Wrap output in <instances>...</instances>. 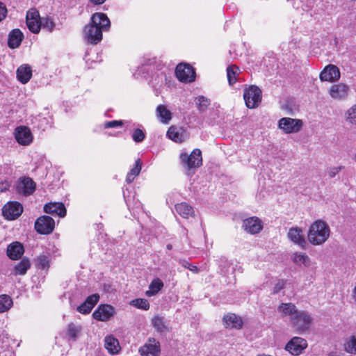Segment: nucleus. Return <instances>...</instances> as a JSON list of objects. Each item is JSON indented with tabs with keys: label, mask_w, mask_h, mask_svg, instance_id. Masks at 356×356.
I'll list each match as a JSON object with an SVG mask.
<instances>
[{
	"label": "nucleus",
	"mask_w": 356,
	"mask_h": 356,
	"mask_svg": "<svg viewBox=\"0 0 356 356\" xmlns=\"http://www.w3.org/2000/svg\"><path fill=\"white\" fill-rule=\"evenodd\" d=\"M129 304L133 307L143 310H148L149 309V303L148 300L144 298H136L132 300Z\"/></svg>",
	"instance_id": "nucleus-37"
},
{
	"label": "nucleus",
	"mask_w": 356,
	"mask_h": 356,
	"mask_svg": "<svg viewBox=\"0 0 356 356\" xmlns=\"http://www.w3.org/2000/svg\"><path fill=\"white\" fill-rule=\"evenodd\" d=\"M353 298L356 302V286H355L353 291Z\"/></svg>",
	"instance_id": "nucleus-58"
},
{
	"label": "nucleus",
	"mask_w": 356,
	"mask_h": 356,
	"mask_svg": "<svg viewBox=\"0 0 356 356\" xmlns=\"http://www.w3.org/2000/svg\"><path fill=\"white\" fill-rule=\"evenodd\" d=\"M82 326L81 325L70 323L67 327V334L69 340L76 341L82 332Z\"/></svg>",
	"instance_id": "nucleus-28"
},
{
	"label": "nucleus",
	"mask_w": 356,
	"mask_h": 356,
	"mask_svg": "<svg viewBox=\"0 0 356 356\" xmlns=\"http://www.w3.org/2000/svg\"><path fill=\"white\" fill-rule=\"evenodd\" d=\"M156 115L161 122L168 124L171 120V112L164 105H159L156 108Z\"/></svg>",
	"instance_id": "nucleus-30"
},
{
	"label": "nucleus",
	"mask_w": 356,
	"mask_h": 356,
	"mask_svg": "<svg viewBox=\"0 0 356 356\" xmlns=\"http://www.w3.org/2000/svg\"><path fill=\"white\" fill-rule=\"evenodd\" d=\"M41 27L49 32H52L55 27V23L53 19L49 17H41L40 28Z\"/></svg>",
	"instance_id": "nucleus-38"
},
{
	"label": "nucleus",
	"mask_w": 356,
	"mask_h": 356,
	"mask_svg": "<svg viewBox=\"0 0 356 356\" xmlns=\"http://www.w3.org/2000/svg\"><path fill=\"white\" fill-rule=\"evenodd\" d=\"M23 212V207L18 202H9L2 208L3 217L9 220L17 219Z\"/></svg>",
	"instance_id": "nucleus-12"
},
{
	"label": "nucleus",
	"mask_w": 356,
	"mask_h": 356,
	"mask_svg": "<svg viewBox=\"0 0 356 356\" xmlns=\"http://www.w3.org/2000/svg\"><path fill=\"white\" fill-rule=\"evenodd\" d=\"M24 38L22 32L19 29H13L8 35V45L11 49L18 47Z\"/></svg>",
	"instance_id": "nucleus-22"
},
{
	"label": "nucleus",
	"mask_w": 356,
	"mask_h": 356,
	"mask_svg": "<svg viewBox=\"0 0 356 356\" xmlns=\"http://www.w3.org/2000/svg\"><path fill=\"white\" fill-rule=\"evenodd\" d=\"M99 300V295L98 293H94L86 299V302L87 304H88L90 306H91L92 308L95 306V305L97 303V302Z\"/></svg>",
	"instance_id": "nucleus-46"
},
{
	"label": "nucleus",
	"mask_w": 356,
	"mask_h": 356,
	"mask_svg": "<svg viewBox=\"0 0 356 356\" xmlns=\"http://www.w3.org/2000/svg\"><path fill=\"white\" fill-rule=\"evenodd\" d=\"M135 177H136L135 176L128 173L127 175V177H126V181L128 184H130L134 180Z\"/></svg>",
	"instance_id": "nucleus-55"
},
{
	"label": "nucleus",
	"mask_w": 356,
	"mask_h": 356,
	"mask_svg": "<svg viewBox=\"0 0 356 356\" xmlns=\"http://www.w3.org/2000/svg\"><path fill=\"white\" fill-rule=\"evenodd\" d=\"M26 26L30 31L33 33H38L40 31V19L35 20H26Z\"/></svg>",
	"instance_id": "nucleus-41"
},
{
	"label": "nucleus",
	"mask_w": 356,
	"mask_h": 356,
	"mask_svg": "<svg viewBox=\"0 0 356 356\" xmlns=\"http://www.w3.org/2000/svg\"><path fill=\"white\" fill-rule=\"evenodd\" d=\"M327 356H338V355H337L334 353H330Z\"/></svg>",
	"instance_id": "nucleus-60"
},
{
	"label": "nucleus",
	"mask_w": 356,
	"mask_h": 356,
	"mask_svg": "<svg viewBox=\"0 0 356 356\" xmlns=\"http://www.w3.org/2000/svg\"><path fill=\"white\" fill-rule=\"evenodd\" d=\"M31 268V262L28 258H23L14 267L13 274L14 275H24Z\"/></svg>",
	"instance_id": "nucleus-27"
},
{
	"label": "nucleus",
	"mask_w": 356,
	"mask_h": 356,
	"mask_svg": "<svg viewBox=\"0 0 356 356\" xmlns=\"http://www.w3.org/2000/svg\"><path fill=\"white\" fill-rule=\"evenodd\" d=\"M262 92L259 87L251 86L244 89L243 99L245 105L249 108H255L258 107L261 102Z\"/></svg>",
	"instance_id": "nucleus-5"
},
{
	"label": "nucleus",
	"mask_w": 356,
	"mask_h": 356,
	"mask_svg": "<svg viewBox=\"0 0 356 356\" xmlns=\"http://www.w3.org/2000/svg\"><path fill=\"white\" fill-rule=\"evenodd\" d=\"M90 1L95 5H101L104 3L106 0H90Z\"/></svg>",
	"instance_id": "nucleus-56"
},
{
	"label": "nucleus",
	"mask_w": 356,
	"mask_h": 356,
	"mask_svg": "<svg viewBox=\"0 0 356 356\" xmlns=\"http://www.w3.org/2000/svg\"><path fill=\"white\" fill-rule=\"evenodd\" d=\"M7 8L3 3L0 1V22L3 20L7 15Z\"/></svg>",
	"instance_id": "nucleus-51"
},
{
	"label": "nucleus",
	"mask_w": 356,
	"mask_h": 356,
	"mask_svg": "<svg viewBox=\"0 0 356 356\" xmlns=\"http://www.w3.org/2000/svg\"><path fill=\"white\" fill-rule=\"evenodd\" d=\"M10 186V184L8 181L4 180L3 181H1L0 182V192L1 193L6 192V191H8L9 189Z\"/></svg>",
	"instance_id": "nucleus-53"
},
{
	"label": "nucleus",
	"mask_w": 356,
	"mask_h": 356,
	"mask_svg": "<svg viewBox=\"0 0 356 356\" xmlns=\"http://www.w3.org/2000/svg\"><path fill=\"white\" fill-rule=\"evenodd\" d=\"M17 78L22 83H26L32 76V70L29 65H22L17 70Z\"/></svg>",
	"instance_id": "nucleus-23"
},
{
	"label": "nucleus",
	"mask_w": 356,
	"mask_h": 356,
	"mask_svg": "<svg viewBox=\"0 0 356 356\" xmlns=\"http://www.w3.org/2000/svg\"><path fill=\"white\" fill-rule=\"evenodd\" d=\"M257 356H272V355H266V354H260V355H257Z\"/></svg>",
	"instance_id": "nucleus-61"
},
{
	"label": "nucleus",
	"mask_w": 356,
	"mask_h": 356,
	"mask_svg": "<svg viewBox=\"0 0 356 356\" xmlns=\"http://www.w3.org/2000/svg\"><path fill=\"white\" fill-rule=\"evenodd\" d=\"M104 347L112 355L118 353L120 350L118 340L111 335L105 337Z\"/></svg>",
	"instance_id": "nucleus-26"
},
{
	"label": "nucleus",
	"mask_w": 356,
	"mask_h": 356,
	"mask_svg": "<svg viewBox=\"0 0 356 356\" xmlns=\"http://www.w3.org/2000/svg\"><path fill=\"white\" fill-rule=\"evenodd\" d=\"M124 124V122L122 120H113V121H108L104 123V128L105 129H110V128H114L117 127H121Z\"/></svg>",
	"instance_id": "nucleus-49"
},
{
	"label": "nucleus",
	"mask_w": 356,
	"mask_h": 356,
	"mask_svg": "<svg viewBox=\"0 0 356 356\" xmlns=\"http://www.w3.org/2000/svg\"><path fill=\"white\" fill-rule=\"evenodd\" d=\"M142 164L140 159H138L135 162L134 167L132 168L129 172V174L136 177L139 175L140 170H141Z\"/></svg>",
	"instance_id": "nucleus-48"
},
{
	"label": "nucleus",
	"mask_w": 356,
	"mask_h": 356,
	"mask_svg": "<svg viewBox=\"0 0 356 356\" xmlns=\"http://www.w3.org/2000/svg\"><path fill=\"white\" fill-rule=\"evenodd\" d=\"M24 252V246L21 243L18 241H15L9 244L6 250L8 257L13 260L20 259Z\"/></svg>",
	"instance_id": "nucleus-19"
},
{
	"label": "nucleus",
	"mask_w": 356,
	"mask_h": 356,
	"mask_svg": "<svg viewBox=\"0 0 356 356\" xmlns=\"http://www.w3.org/2000/svg\"><path fill=\"white\" fill-rule=\"evenodd\" d=\"M50 127L49 120L46 118H35L33 121V129L44 131Z\"/></svg>",
	"instance_id": "nucleus-35"
},
{
	"label": "nucleus",
	"mask_w": 356,
	"mask_h": 356,
	"mask_svg": "<svg viewBox=\"0 0 356 356\" xmlns=\"http://www.w3.org/2000/svg\"><path fill=\"white\" fill-rule=\"evenodd\" d=\"M92 307L86 303V301L77 307V311L83 314H88L90 313Z\"/></svg>",
	"instance_id": "nucleus-47"
},
{
	"label": "nucleus",
	"mask_w": 356,
	"mask_h": 356,
	"mask_svg": "<svg viewBox=\"0 0 356 356\" xmlns=\"http://www.w3.org/2000/svg\"><path fill=\"white\" fill-rule=\"evenodd\" d=\"M179 158L181 165L188 170L197 168L202 163V152L199 149H193L190 154L181 152Z\"/></svg>",
	"instance_id": "nucleus-3"
},
{
	"label": "nucleus",
	"mask_w": 356,
	"mask_h": 356,
	"mask_svg": "<svg viewBox=\"0 0 356 356\" xmlns=\"http://www.w3.org/2000/svg\"><path fill=\"white\" fill-rule=\"evenodd\" d=\"M243 228L252 234L259 233L263 228L262 222L257 217H251L243 221Z\"/></svg>",
	"instance_id": "nucleus-17"
},
{
	"label": "nucleus",
	"mask_w": 356,
	"mask_h": 356,
	"mask_svg": "<svg viewBox=\"0 0 356 356\" xmlns=\"http://www.w3.org/2000/svg\"><path fill=\"white\" fill-rule=\"evenodd\" d=\"M145 138V132L140 129H136L132 134V139L136 143H141Z\"/></svg>",
	"instance_id": "nucleus-44"
},
{
	"label": "nucleus",
	"mask_w": 356,
	"mask_h": 356,
	"mask_svg": "<svg viewBox=\"0 0 356 356\" xmlns=\"http://www.w3.org/2000/svg\"><path fill=\"white\" fill-rule=\"evenodd\" d=\"M13 305V300L8 295L0 296V313L8 311Z\"/></svg>",
	"instance_id": "nucleus-34"
},
{
	"label": "nucleus",
	"mask_w": 356,
	"mask_h": 356,
	"mask_svg": "<svg viewBox=\"0 0 356 356\" xmlns=\"http://www.w3.org/2000/svg\"><path fill=\"white\" fill-rule=\"evenodd\" d=\"M35 19H41L39 12L35 8H31L26 13V20H35Z\"/></svg>",
	"instance_id": "nucleus-45"
},
{
	"label": "nucleus",
	"mask_w": 356,
	"mask_h": 356,
	"mask_svg": "<svg viewBox=\"0 0 356 356\" xmlns=\"http://www.w3.org/2000/svg\"><path fill=\"white\" fill-rule=\"evenodd\" d=\"M348 92V87L342 83L334 84L330 89V95L331 97L336 99H342L347 97Z\"/></svg>",
	"instance_id": "nucleus-21"
},
{
	"label": "nucleus",
	"mask_w": 356,
	"mask_h": 356,
	"mask_svg": "<svg viewBox=\"0 0 356 356\" xmlns=\"http://www.w3.org/2000/svg\"><path fill=\"white\" fill-rule=\"evenodd\" d=\"M293 261L296 265H304L305 266H309L311 260L305 253L295 252L292 257Z\"/></svg>",
	"instance_id": "nucleus-32"
},
{
	"label": "nucleus",
	"mask_w": 356,
	"mask_h": 356,
	"mask_svg": "<svg viewBox=\"0 0 356 356\" xmlns=\"http://www.w3.org/2000/svg\"><path fill=\"white\" fill-rule=\"evenodd\" d=\"M302 126V121L300 119L282 118L278 122V128L285 134L298 133Z\"/></svg>",
	"instance_id": "nucleus-6"
},
{
	"label": "nucleus",
	"mask_w": 356,
	"mask_h": 356,
	"mask_svg": "<svg viewBox=\"0 0 356 356\" xmlns=\"http://www.w3.org/2000/svg\"><path fill=\"white\" fill-rule=\"evenodd\" d=\"M16 140L22 145H29L33 140L31 130L26 127H17L15 132Z\"/></svg>",
	"instance_id": "nucleus-16"
},
{
	"label": "nucleus",
	"mask_w": 356,
	"mask_h": 356,
	"mask_svg": "<svg viewBox=\"0 0 356 356\" xmlns=\"http://www.w3.org/2000/svg\"><path fill=\"white\" fill-rule=\"evenodd\" d=\"M163 287V282L159 279H154L149 284V290L145 292L148 297L155 296Z\"/></svg>",
	"instance_id": "nucleus-31"
},
{
	"label": "nucleus",
	"mask_w": 356,
	"mask_h": 356,
	"mask_svg": "<svg viewBox=\"0 0 356 356\" xmlns=\"http://www.w3.org/2000/svg\"><path fill=\"white\" fill-rule=\"evenodd\" d=\"M166 248L168 250H170L172 248V245L171 244H168Z\"/></svg>",
	"instance_id": "nucleus-59"
},
{
	"label": "nucleus",
	"mask_w": 356,
	"mask_h": 356,
	"mask_svg": "<svg viewBox=\"0 0 356 356\" xmlns=\"http://www.w3.org/2000/svg\"><path fill=\"white\" fill-rule=\"evenodd\" d=\"M239 68L235 65L228 66L227 68V76L229 84L232 86L237 80L236 75L238 74Z\"/></svg>",
	"instance_id": "nucleus-33"
},
{
	"label": "nucleus",
	"mask_w": 356,
	"mask_h": 356,
	"mask_svg": "<svg viewBox=\"0 0 356 356\" xmlns=\"http://www.w3.org/2000/svg\"><path fill=\"white\" fill-rule=\"evenodd\" d=\"M138 352L141 356H159L160 343L154 338H149L145 344L140 347Z\"/></svg>",
	"instance_id": "nucleus-11"
},
{
	"label": "nucleus",
	"mask_w": 356,
	"mask_h": 356,
	"mask_svg": "<svg viewBox=\"0 0 356 356\" xmlns=\"http://www.w3.org/2000/svg\"><path fill=\"white\" fill-rule=\"evenodd\" d=\"M346 120L352 125L356 126V104L350 107L346 112Z\"/></svg>",
	"instance_id": "nucleus-43"
},
{
	"label": "nucleus",
	"mask_w": 356,
	"mask_h": 356,
	"mask_svg": "<svg viewBox=\"0 0 356 356\" xmlns=\"http://www.w3.org/2000/svg\"><path fill=\"white\" fill-rule=\"evenodd\" d=\"M224 325L226 328L240 330L243 327L242 318L233 313H229L222 318Z\"/></svg>",
	"instance_id": "nucleus-18"
},
{
	"label": "nucleus",
	"mask_w": 356,
	"mask_h": 356,
	"mask_svg": "<svg viewBox=\"0 0 356 356\" xmlns=\"http://www.w3.org/2000/svg\"><path fill=\"white\" fill-rule=\"evenodd\" d=\"M340 79V71L338 67L330 64L326 66L320 74V79L322 81L334 82Z\"/></svg>",
	"instance_id": "nucleus-13"
},
{
	"label": "nucleus",
	"mask_w": 356,
	"mask_h": 356,
	"mask_svg": "<svg viewBox=\"0 0 356 356\" xmlns=\"http://www.w3.org/2000/svg\"><path fill=\"white\" fill-rule=\"evenodd\" d=\"M176 212L184 218H188L194 215L193 208L186 202H181L175 204Z\"/></svg>",
	"instance_id": "nucleus-25"
},
{
	"label": "nucleus",
	"mask_w": 356,
	"mask_h": 356,
	"mask_svg": "<svg viewBox=\"0 0 356 356\" xmlns=\"http://www.w3.org/2000/svg\"><path fill=\"white\" fill-rule=\"evenodd\" d=\"M341 170V167H333L327 169V173L330 178L334 177Z\"/></svg>",
	"instance_id": "nucleus-50"
},
{
	"label": "nucleus",
	"mask_w": 356,
	"mask_h": 356,
	"mask_svg": "<svg viewBox=\"0 0 356 356\" xmlns=\"http://www.w3.org/2000/svg\"><path fill=\"white\" fill-rule=\"evenodd\" d=\"M167 136L170 139L177 143H182L185 140V136L181 129L174 126L168 129Z\"/></svg>",
	"instance_id": "nucleus-29"
},
{
	"label": "nucleus",
	"mask_w": 356,
	"mask_h": 356,
	"mask_svg": "<svg viewBox=\"0 0 356 356\" xmlns=\"http://www.w3.org/2000/svg\"><path fill=\"white\" fill-rule=\"evenodd\" d=\"M44 211L47 213L64 217L66 215V209L63 203L50 202L44 206Z\"/></svg>",
	"instance_id": "nucleus-20"
},
{
	"label": "nucleus",
	"mask_w": 356,
	"mask_h": 356,
	"mask_svg": "<svg viewBox=\"0 0 356 356\" xmlns=\"http://www.w3.org/2000/svg\"><path fill=\"white\" fill-rule=\"evenodd\" d=\"M111 22L106 14L96 13L90 19V22L83 30L84 38L88 43L97 44L102 40V31H107Z\"/></svg>",
	"instance_id": "nucleus-1"
},
{
	"label": "nucleus",
	"mask_w": 356,
	"mask_h": 356,
	"mask_svg": "<svg viewBox=\"0 0 356 356\" xmlns=\"http://www.w3.org/2000/svg\"><path fill=\"white\" fill-rule=\"evenodd\" d=\"M188 269H189L191 271H192L193 273H197V271H198L197 266H193L192 264H191V266Z\"/></svg>",
	"instance_id": "nucleus-57"
},
{
	"label": "nucleus",
	"mask_w": 356,
	"mask_h": 356,
	"mask_svg": "<svg viewBox=\"0 0 356 356\" xmlns=\"http://www.w3.org/2000/svg\"><path fill=\"white\" fill-rule=\"evenodd\" d=\"M284 282L283 280H280L277 284H275L273 288V293H278L284 288Z\"/></svg>",
	"instance_id": "nucleus-52"
},
{
	"label": "nucleus",
	"mask_w": 356,
	"mask_h": 356,
	"mask_svg": "<svg viewBox=\"0 0 356 356\" xmlns=\"http://www.w3.org/2000/svg\"><path fill=\"white\" fill-rule=\"evenodd\" d=\"M313 318L305 311H299L291 321L292 327L298 334L307 331L312 323Z\"/></svg>",
	"instance_id": "nucleus-4"
},
{
	"label": "nucleus",
	"mask_w": 356,
	"mask_h": 356,
	"mask_svg": "<svg viewBox=\"0 0 356 356\" xmlns=\"http://www.w3.org/2000/svg\"><path fill=\"white\" fill-rule=\"evenodd\" d=\"M35 183L28 177H20L16 183V192L24 196H29L35 191Z\"/></svg>",
	"instance_id": "nucleus-9"
},
{
	"label": "nucleus",
	"mask_w": 356,
	"mask_h": 356,
	"mask_svg": "<svg viewBox=\"0 0 356 356\" xmlns=\"http://www.w3.org/2000/svg\"><path fill=\"white\" fill-rule=\"evenodd\" d=\"M115 313V309L110 305H101L92 314L95 319L99 321L108 320Z\"/></svg>",
	"instance_id": "nucleus-14"
},
{
	"label": "nucleus",
	"mask_w": 356,
	"mask_h": 356,
	"mask_svg": "<svg viewBox=\"0 0 356 356\" xmlns=\"http://www.w3.org/2000/svg\"><path fill=\"white\" fill-rule=\"evenodd\" d=\"M330 233V229L326 222L321 220H316L309 227L308 241L314 245H321L327 240Z\"/></svg>",
	"instance_id": "nucleus-2"
},
{
	"label": "nucleus",
	"mask_w": 356,
	"mask_h": 356,
	"mask_svg": "<svg viewBox=\"0 0 356 356\" xmlns=\"http://www.w3.org/2000/svg\"><path fill=\"white\" fill-rule=\"evenodd\" d=\"M152 323L153 327L159 332H162L166 328L164 318L162 316H155L152 320Z\"/></svg>",
	"instance_id": "nucleus-39"
},
{
	"label": "nucleus",
	"mask_w": 356,
	"mask_h": 356,
	"mask_svg": "<svg viewBox=\"0 0 356 356\" xmlns=\"http://www.w3.org/2000/svg\"><path fill=\"white\" fill-rule=\"evenodd\" d=\"M307 347V342L305 339L299 337H293L286 343L284 349L291 355L298 356L302 354Z\"/></svg>",
	"instance_id": "nucleus-7"
},
{
	"label": "nucleus",
	"mask_w": 356,
	"mask_h": 356,
	"mask_svg": "<svg viewBox=\"0 0 356 356\" xmlns=\"http://www.w3.org/2000/svg\"><path fill=\"white\" fill-rule=\"evenodd\" d=\"M179 264L184 268H188L191 266V264L185 259H180Z\"/></svg>",
	"instance_id": "nucleus-54"
},
{
	"label": "nucleus",
	"mask_w": 356,
	"mask_h": 356,
	"mask_svg": "<svg viewBox=\"0 0 356 356\" xmlns=\"http://www.w3.org/2000/svg\"><path fill=\"white\" fill-rule=\"evenodd\" d=\"M177 78L182 82L191 83L195 81V72L188 64H179L175 69Z\"/></svg>",
	"instance_id": "nucleus-8"
},
{
	"label": "nucleus",
	"mask_w": 356,
	"mask_h": 356,
	"mask_svg": "<svg viewBox=\"0 0 356 356\" xmlns=\"http://www.w3.org/2000/svg\"><path fill=\"white\" fill-rule=\"evenodd\" d=\"M344 349L347 353L356 354V334L351 336L344 343Z\"/></svg>",
	"instance_id": "nucleus-40"
},
{
	"label": "nucleus",
	"mask_w": 356,
	"mask_h": 356,
	"mask_svg": "<svg viewBox=\"0 0 356 356\" xmlns=\"http://www.w3.org/2000/svg\"><path fill=\"white\" fill-rule=\"evenodd\" d=\"M197 107L200 113L204 112L210 105V99L204 96H199L195 99Z\"/></svg>",
	"instance_id": "nucleus-36"
},
{
	"label": "nucleus",
	"mask_w": 356,
	"mask_h": 356,
	"mask_svg": "<svg viewBox=\"0 0 356 356\" xmlns=\"http://www.w3.org/2000/svg\"><path fill=\"white\" fill-rule=\"evenodd\" d=\"M49 257L42 254L37 257L36 261L38 267L40 269H45L49 267Z\"/></svg>",
	"instance_id": "nucleus-42"
},
{
	"label": "nucleus",
	"mask_w": 356,
	"mask_h": 356,
	"mask_svg": "<svg viewBox=\"0 0 356 356\" xmlns=\"http://www.w3.org/2000/svg\"><path fill=\"white\" fill-rule=\"evenodd\" d=\"M288 238L295 244L299 245L301 248L305 249L307 243L302 233V229L300 227H295L289 229Z\"/></svg>",
	"instance_id": "nucleus-15"
},
{
	"label": "nucleus",
	"mask_w": 356,
	"mask_h": 356,
	"mask_svg": "<svg viewBox=\"0 0 356 356\" xmlns=\"http://www.w3.org/2000/svg\"><path fill=\"white\" fill-rule=\"evenodd\" d=\"M54 227V220L48 216H42L35 222V229L40 234H49L51 233Z\"/></svg>",
	"instance_id": "nucleus-10"
},
{
	"label": "nucleus",
	"mask_w": 356,
	"mask_h": 356,
	"mask_svg": "<svg viewBox=\"0 0 356 356\" xmlns=\"http://www.w3.org/2000/svg\"><path fill=\"white\" fill-rule=\"evenodd\" d=\"M277 311L283 316H290L291 321L294 316L296 315V313L299 312L296 305L291 302L282 303L278 306Z\"/></svg>",
	"instance_id": "nucleus-24"
}]
</instances>
